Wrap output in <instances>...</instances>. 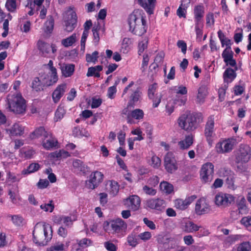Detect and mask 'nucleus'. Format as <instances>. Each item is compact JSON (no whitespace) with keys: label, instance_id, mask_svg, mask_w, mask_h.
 Segmentation results:
<instances>
[{"label":"nucleus","instance_id":"nucleus-52","mask_svg":"<svg viewBox=\"0 0 251 251\" xmlns=\"http://www.w3.org/2000/svg\"><path fill=\"white\" fill-rule=\"evenodd\" d=\"M141 96V93L139 90L135 91L130 96V100L128 103V106L134 105L140 99Z\"/></svg>","mask_w":251,"mask_h":251},{"label":"nucleus","instance_id":"nucleus-35","mask_svg":"<svg viewBox=\"0 0 251 251\" xmlns=\"http://www.w3.org/2000/svg\"><path fill=\"white\" fill-rule=\"evenodd\" d=\"M54 20L52 16H49L44 25V31L47 34L51 33L53 29Z\"/></svg>","mask_w":251,"mask_h":251},{"label":"nucleus","instance_id":"nucleus-56","mask_svg":"<svg viewBox=\"0 0 251 251\" xmlns=\"http://www.w3.org/2000/svg\"><path fill=\"white\" fill-rule=\"evenodd\" d=\"M162 95L161 94H156L155 96L152 97L151 98H149L151 100L152 102V107L153 108L157 107L161 101Z\"/></svg>","mask_w":251,"mask_h":251},{"label":"nucleus","instance_id":"nucleus-18","mask_svg":"<svg viewBox=\"0 0 251 251\" xmlns=\"http://www.w3.org/2000/svg\"><path fill=\"white\" fill-rule=\"evenodd\" d=\"M141 201L140 198L136 195H132L124 200V205L129 209L135 211L140 206Z\"/></svg>","mask_w":251,"mask_h":251},{"label":"nucleus","instance_id":"nucleus-54","mask_svg":"<svg viewBox=\"0 0 251 251\" xmlns=\"http://www.w3.org/2000/svg\"><path fill=\"white\" fill-rule=\"evenodd\" d=\"M148 40L147 38H144L141 40L138 44V53L139 55L144 51V50L148 48Z\"/></svg>","mask_w":251,"mask_h":251},{"label":"nucleus","instance_id":"nucleus-58","mask_svg":"<svg viewBox=\"0 0 251 251\" xmlns=\"http://www.w3.org/2000/svg\"><path fill=\"white\" fill-rule=\"evenodd\" d=\"M157 88L158 86L156 83H154L149 86L148 90V96L149 98H151L152 97L155 96L156 94H157L156 93Z\"/></svg>","mask_w":251,"mask_h":251},{"label":"nucleus","instance_id":"nucleus-46","mask_svg":"<svg viewBox=\"0 0 251 251\" xmlns=\"http://www.w3.org/2000/svg\"><path fill=\"white\" fill-rule=\"evenodd\" d=\"M73 134L78 138L83 137H88L90 136L88 131L84 128H75L73 130Z\"/></svg>","mask_w":251,"mask_h":251},{"label":"nucleus","instance_id":"nucleus-37","mask_svg":"<svg viewBox=\"0 0 251 251\" xmlns=\"http://www.w3.org/2000/svg\"><path fill=\"white\" fill-rule=\"evenodd\" d=\"M49 133L47 132L43 127H40L36 128L30 135L31 139H35L43 136L45 137H48Z\"/></svg>","mask_w":251,"mask_h":251},{"label":"nucleus","instance_id":"nucleus-63","mask_svg":"<svg viewBox=\"0 0 251 251\" xmlns=\"http://www.w3.org/2000/svg\"><path fill=\"white\" fill-rule=\"evenodd\" d=\"M245 202L246 200L245 198L242 197L240 203L238 204L239 212L241 214L246 213L248 212L247 206Z\"/></svg>","mask_w":251,"mask_h":251},{"label":"nucleus","instance_id":"nucleus-11","mask_svg":"<svg viewBox=\"0 0 251 251\" xmlns=\"http://www.w3.org/2000/svg\"><path fill=\"white\" fill-rule=\"evenodd\" d=\"M251 158V148L247 145H241L235 154V160L237 163H245L248 162Z\"/></svg>","mask_w":251,"mask_h":251},{"label":"nucleus","instance_id":"nucleus-15","mask_svg":"<svg viewBox=\"0 0 251 251\" xmlns=\"http://www.w3.org/2000/svg\"><path fill=\"white\" fill-rule=\"evenodd\" d=\"M196 198L197 196L193 195L186 197L185 200L177 199L174 201V206L176 209L184 210L187 209Z\"/></svg>","mask_w":251,"mask_h":251},{"label":"nucleus","instance_id":"nucleus-44","mask_svg":"<svg viewBox=\"0 0 251 251\" xmlns=\"http://www.w3.org/2000/svg\"><path fill=\"white\" fill-rule=\"evenodd\" d=\"M242 236L241 235H232L227 237L225 241V244L227 246H229L237 241H241Z\"/></svg>","mask_w":251,"mask_h":251},{"label":"nucleus","instance_id":"nucleus-29","mask_svg":"<svg viewBox=\"0 0 251 251\" xmlns=\"http://www.w3.org/2000/svg\"><path fill=\"white\" fill-rule=\"evenodd\" d=\"M148 162L149 164L154 169L159 168L161 164L160 158L152 152L151 156L148 157Z\"/></svg>","mask_w":251,"mask_h":251},{"label":"nucleus","instance_id":"nucleus-53","mask_svg":"<svg viewBox=\"0 0 251 251\" xmlns=\"http://www.w3.org/2000/svg\"><path fill=\"white\" fill-rule=\"evenodd\" d=\"M40 168V165L38 163L31 164L27 169L23 170L22 173L25 175L29 174L38 171Z\"/></svg>","mask_w":251,"mask_h":251},{"label":"nucleus","instance_id":"nucleus-38","mask_svg":"<svg viewBox=\"0 0 251 251\" xmlns=\"http://www.w3.org/2000/svg\"><path fill=\"white\" fill-rule=\"evenodd\" d=\"M102 70V67L100 65L89 67L86 75L88 77L94 76L96 77H99L100 76V72Z\"/></svg>","mask_w":251,"mask_h":251},{"label":"nucleus","instance_id":"nucleus-34","mask_svg":"<svg viewBox=\"0 0 251 251\" xmlns=\"http://www.w3.org/2000/svg\"><path fill=\"white\" fill-rule=\"evenodd\" d=\"M172 90L176 95V99L181 97H186L187 98L186 95L187 94V89L185 86L182 85H177L174 86Z\"/></svg>","mask_w":251,"mask_h":251},{"label":"nucleus","instance_id":"nucleus-26","mask_svg":"<svg viewBox=\"0 0 251 251\" xmlns=\"http://www.w3.org/2000/svg\"><path fill=\"white\" fill-rule=\"evenodd\" d=\"M24 126L19 123H15L10 128L7 129L6 131L11 136H13L22 135L24 133Z\"/></svg>","mask_w":251,"mask_h":251},{"label":"nucleus","instance_id":"nucleus-57","mask_svg":"<svg viewBox=\"0 0 251 251\" xmlns=\"http://www.w3.org/2000/svg\"><path fill=\"white\" fill-rule=\"evenodd\" d=\"M99 52L97 51H95L92 54H86V60L88 63H95L98 58Z\"/></svg>","mask_w":251,"mask_h":251},{"label":"nucleus","instance_id":"nucleus-28","mask_svg":"<svg viewBox=\"0 0 251 251\" xmlns=\"http://www.w3.org/2000/svg\"><path fill=\"white\" fill-rule=\"evenodd\" d=\"M75 69V65L73 64H64L61 67V70L62 75L65 77L71 76Z\"/></svg>","mask_w":251,"mask_h":251},{"label":"nucleus","instance_id":"nucleus-36","mask_svg":"<svg viewBox=\"0 0 251 251\" xmlns=\"http://www.w3.org/2000/svg\"><path fill=\"white\" fill-rule=\"evenodd\" d=\"M8 194L10 196V198L12 203L14 204L19 203L21 201V198L17 186H14L12 189L9 190Z\"/></svg>","mask_w":251,"mask_h":251},{"label":"nucleus","instance_id":"nucleus-40","mask_svg":"<svg viewBox=\"0 0 251 251\" xmlns=\"http://www.w3.org/2000/svg\"><path fill=\"white\" fill-rule=\"evenodd\" d=\"M159 187L161 191L166 194H171L174 191L173 185L167 181L161 182Z\"/></svg>","mask_w":251,"mask_h":251},{"label":"nucleus","instance_id":"nucleus-23","mask_svg":"<svg viewBox=\"0 0 251 251\" xmlns=\"http://www.w3.org/2000/svg\"><path fill=\"white\" fill-rule=\"evenodd\" d=\"M110 226L113 233H120L126 228V224L121 219L112 221Z\"/></svg>","mask_w":251,"mask_h":251},{"label":"nucleus","instance_id":"nucleus-17","mask_svg":"<svg viewBox=\"0 0 251 251\" xmlns=\"http://www.w3.org/2000/svg\"><path fill=\"white\" fill-rule=\"evenodd\" d=\"M187 100L186 97H178L176 99L169 100L166 105L165 111L168 115H170L175 110V105L178 103V105H184Z\"/></svg>","mask_w":251,"mask_h":251},{"label":"nucleus","instance_id":"nucleus-32","mask_svg":"<svg viewBox=\"0 0 251 251\" xmlns=\"http://www.w3.org/2000/svg\"><path fill=\"white\" fill-rule=\"evenodd\" d=\"M15 226L22 227L26 224L25 220L20 215H12L9 216Z\"/></svg>","mask_w":251,"mask_h":251},{"label":"nucleus","instance_id":"nucleus-31","mask_svg":"<svg viewBox=\"0 0 251 251\" xmlns=\"http://www.w3.org/2000/svg\"><path fill=\"white\" fill-rule=\"evenodd\" d=\"M195 21L196 24L198 25L203 17L204 7L202 5H198L195 7L194 10Z\"/></svg>","mask_w":251,"mask_h":251},{"label":"nucleus","instance_id":"nucleus-64","mask_svg":"<svg viewBox=\"0 0 251 251\" xmlns=\"http://www.w3.org/2000/svg\"><path fill=\"white\" fill-rule=\"evenodd\" d=\"M138 237L139 239L141 240L144 242H146L150 240L152 237V234L151 232L149 231H145L142 233H140Z\"/></svg>","mask_w":251,"mask_h":251},{"label":"nucleus","instance_id":"nucleus-16","mask_svg":"<svg viewBox=\"0 0 251 251\" xmlns=\"http://www.w3.org/2000/svg\"><path fill=\"white\" fill-rule=\"evenodd\" d=\"M103 175L99 172L96 171L92 173L89 180L86 182L87 187L91 189H94L103 180Z\"/></svg>","mask_w":251,"mask_h":251},{"label":"nucleus","instance_id":"nucleus-3","mask_svg":"<svg viewBox=\"0 0 251 251\" xmlns=\"http://www.w3.org/2000/svg\"><path fill=\"white\" fill-rule=\"evenodd\" d=\"M47 69H49L48 79L45 78L42 82L38 77L35 78L32 82V88L38 91L42 88V85L50 86L57 82L58 80V75L56 69L53 66V61L50 60L46 65Z\"/></svg>","mask_w":251,"mask_h":251},{"label":"nucleus","instance_id":"nucleus-24","mask_svg":"<svg viewBox=\"0 0 251 251\" xmlns=\"http://www.w3.org/2000/svg\"><path fill=\"white\" fill-rule=\"evenodd\" d=\"M140 4L149 15L153 13L156 0H138Z\"/></svg>","mask_w":251,"mask_h":251},{"label":"nucleus","instance_id":"nucleus-7","mask_svg":"<svg viewBox=\"0 0 251 251\" xmlns=\"http://www.w3.org/2000/svg\"><path fill=\"white\" fill-rule=\"evenodd\" d=\"M236 144L234 138L220 140L215 146V151L218 153H225L230 152Z\"/></svg>","mask_w":251,"mask_h":251},{"label":"nucleus","instance_id":"nucleus-14","mask_svg":"<svg viewBox=\"0 0 251 251\" xmlns=\"http://www.w3.org/2000/svg\"><path fill=\"white\" fill-rule=\"evenodd\" d=\"M123 113L126 116L127 123L130 124L134 123V119L140 121L142 120L144 116V111L142 109L138 108L130 111H128L127 109H125L123 111Z\"/></svg>","mask_w":251,"mask_h":251},{"label":"nucleus","instance_id":"nucleus-20","mask_svg":"<svg viewBox=\"0 0 251 251\" xmlns=\"http://www.w3.org/2000/svg\"><path fill=\"white\" fill-rule=\"evenodd\" d=\"M224 61L227 66L236 68V62L233 59V52L231 48H226L222 54Z\"/></svg>","mask_w":251,"mask_h":251},{"label":"nucleus","instance_id":"nucleus-27","mask_svg":"<svg viewBox=\"0 0 251 251\" xmlns=\"http://www.w3.org/2000/svg\"><path fill=\"white\" fill-rule=\"evenodd\" d=\"M42 141V146L46 150H50L57 146V141L55 138L53 137L51 133H49L48 137Z\"/></svg>","mask_w":251,"mask_h":251},{"label":"nucleus","instance_id":"nucleus-21","mask_svg":"<svg viewBox=\"0 0 251 251\" xmlns=\"http://www.w3.org/2000/svg\"><path fill=\"white\" fill-rule=\"evenodd\" d=\"M67 88L65 84H61L57 86L52 94V98L55 103H57L64 95Z\"/></svg>","mask_w":251,"mask_h":251},{"label":"nucleus","instance_id":"nucleus-30","mask_svg":"<svg viewBox=\"0 0 251 251\" xmlns=\"http://www.w3.org/2000/svg\"><path fill=\"white\" fill-rule=\"evenodd\" d=\"M70 156V154L63 150L50 153L48 157L52 160H58L66 158Z\"/></svg>","mask_w":251,"mask_h":251},{"label":"nucleus","instance_id":"nucleus-12","mask_svg":"<svg viewBox=\"0 0 251 251\" xmlns=\"http://www.w3.org/2000/svg\"><path fill=\"white\" fill-rule=\"evenodd\" d=\"M235 200L232 195L222 192L218 193L215 197V203L219 207H226L228 206Z\"/></svg>","mask_w":251,"mask_h":251},{"label":"nucleus","instance_id":"nucleus-42","mask_svg":"<svg viewBox=\"0 0 251 251\" xmlns=\"http://www.w3.org/2000/svg\"><path fill=\"white\" fill-rule=\"evenodd\" d=\"M236 77L235 71L230 68L227 69L224 74V78L225 81L231 82Z\"/></svg>","mask_w":251,"mask_h":251},{"label":"nucleus","instance_id":"nucleus-6","mask_svg":"<svg viewBox=\"0 0 251 251\" xmlns=\"http://www.w3.org/2000/svg\"><path fill=\"white\" fill-rule=\"evenodd\" d=\"M214 172V166L211 162L203 164L200 171V177L203 183H210L213 179Z\"/></svg>","mask_w":251,"mask_h":251},{"label":"nucleus","instance_id":"nucleus-43","mask_svg":"<svg viewBox=\"0 0 251 251\" xmlns=\"http://www.w3.org/2000/svg\"><path fill=\"white\" fill-rule=\"evenodd\" d=\"M35 154V151L32 149H22L20 151V155L22 158L29 159Z\"/></svg>","mask_w":251,"mask_h":251},{"label":"nucleus","instance_id":"nucleus-19","mask_svg":"<svg viewBox=\"0 0 251 251\" xmlns=\"http://www.w3.org/2000/svg\"><path fill=\"white\" fill-rule=\"evenodd\" d=\"M146 206L151 209L161 211L165 206V201L160 199H151L146 201Z\"/></svg>","mask_w":251,"mask_h":251},{"label":"nucleus","instance_id":"nucleus-2","mask_svg":"<svg viewBox=\"0 0 251 251\" xmlns=\"http://www.w3.org/2000/svg\"><path fill=\"white\" fill-rule=\"evenodd\" d=\"M33 242L39 245L45 246L52 237L51 226L44 223H38L33 231Z\"/></svg>","mask_w":251,"mask_h":251},{"label":"nucleus","instance_id":"nucleus-33","mask_svg":"<svg viewBox=\"0 0 251 251\" xmlns=\"http://www.w3.org/2000/svg\"><path fill=\"white\" fill-rule=\"evenodd\" d=\"M78 40V35L76 33H73L69 37L65 38L61 41V44L67 48L73 46Z\"/></svg>","mask_w":251,"mask_h":251},{"label":"nucleus","instance_id":"nucleus-50","mask_svg":"<svg viewBox=\"0 0 251 251\" xmlns=\"http://www.w3.org/2000/svg\"><path fill=\"white\" fill-rule=\"evenodd\" d=\"M73 165L75 169L77 171L84 172L86 170V166L83 162L79 159H75L73 162Z\"/></svg>","mask_w":251,"mask_h":251},{"label":"nucleus","instance_id":"nucleus-49","mask_svg":"<svg viewBox=\"0 0 251 251\" xmlns=\"http://www.w3.org/2000/svg\"><path fill=\"white\" fill-rule=\"evenodd\" d=\"M138 237L135 233H131L127 238V241L129 246L135 247L139 244Z\"/></svg>","mask_w":251,"mask_h":251},{"label":"nucleus","instance_id":"nucleus-60","mask_svg":"<svg viewBox=\"0 0 251 251\" xmlns=\"http://www.w3.org/2000/svg\"><path fill=\"white\" fill-rule=\"evenodd\" d=\"M207 93L204 87H200L198 90L197 100L199 102H202L206 96Z\"/></svg>","mask_w":251,"mask_h":251},{"label":"nucleus","instance_id":"nucleus-1","mask_svg":"<svg viewBox=\"0 0 251 251\" xmlns=\"http://www.w3.org/2000/svg\"><path fill=\"white\" fill-rule=\"evenodd\" d=\"M129 30L133 34L141 36L147 30L145 16L142 10H135L129 16Z\"/></svg>","mask_w":251,"mask_h":251},{"label":"nucleus","instance_id":"nucleus-51","mask_svg":"<svg viewBox=\"0 0 251 251\" xmlns=\"http://www.w3.org/2000/svg\"><path fill=\"white\" fill-rule=\"evenodd\" d=\"M76 220V218L74 216L72 218L70 216H62L60 217V222L67 226H71L74 221Z\"/></svg>","mask_w":251,"mask_h":251},{"label":"nucleus","instance_id":"nucleus-41","mask_svg":"<svg viewBox=\"0 0 251 251\" xmlns=\"http://www.w3.org/2000/svg\"><path fill=\"white\" fill-rule=\"evenodd\" d=\"M183 229L186 232L192 233L199 230L200 226L192 222L189 221L185 223Z\"/></svg>","mask_w":251,"mask_h":251},{"label":"nucleus","instance_id":"nucleus-55","mask_svg":"<svg viewBox=\"0 0 251 251\" xmlns=\"http://www.w3.org/2000/svg\"><path fill=\"white\" fill-rule=\"evenodd\" d=\"M65 114V110L63 107L59 106L55 113L54 120L55 122H57L62 119Z\"/></svg>","mask_w":251,"mask_h":251},{"label":"nucleus","instance_id":"nucleus-48","mask_svg":"<svg viewBox=\"0 0 251 251\" xmlns=\"http://www.w3.org/2000/svg\"><path fill=\"white\" fill-rule=\"evenodd\" d=\"M237 251H251V242L249 241L243 242L236 246Z\"/></svg>","mask_w":251,"mask_h":251},{"label":"nucleus","instance_id":"nucleus-13","mask_svg":"<svg viewBox=\"0 0 251 251\" xmlns=\"http://www.w3.org/2000/svg\"><path fill=\"white\" fill-rule=\"evenodd\" d=\"M164 167L166 171L170 174L175 173L178 169V164L173 153L168 152L164 156Z\"/></svg>","mask_w":251,"mask_h":251},{"label":"nucleus","instance_id":"nucleus-8","mask_svg":"<svg viewBox=\"0 0 251 251\" xmlns=\"http://www.w3.org/2000/svg\"><path fill=\"white\" fill-rule=\"evenodd\" d=\"M65 30L72 32L76 27L77 23L76 14L72 9H68L64 15Z\"/></svg>","mask_w":251,"mask_h":251},{"label":"nucleus","instance_id":"nucleus-25","mask_svg":"<svg viewBox=\"0 0 251 251\" xmlns=\"http://www.w3.org/2000/svg\"><path fill=\"white\" fill-rule=\"evenodd\" d=\"M194 136L192 134L186 135L185 138L178 142V145L181 150L189 149L193 144Z\"/></svg>","mask_w":251,"mask_h":251},{"label":"nucleus","instance_id":"nucleus-4","mask_svg":"<svg viewBox=\"0 0 251 251\" xmlns=\"http://www.w3.org/2000/svg\"><path fill=\"white\" fill-rule=\"evenodd\" d=\"M200 119L193 113H186L177 120L179 126L186 131H193L198 127Z\"/></svg>","mask_w":251,"mask_h":251},{"label":"nucleus","instance_id":"nucleus-45","mask_svg":"<svg viewBox=\"0 0 251 251\" xmlns=\"http://www.w3.org/2000/svg\"><path fill=\"white\" fill-rule=\"evenodd\" d=\"M38 47L39 50L42 52L44 56H46L50 50V46L42 41H39L38 42Z\"/></svg>","mask_w":251,"mask_h":251},{"label":"nucleus","instance_id":"nucleus-59","mask_svg":"<svg viewBox=\"0 0 251 251\" xmlns=\"http://www.w3.org/2000/svg\"><path fill=\"white\" fill-rule=\"evenodd\" d=\"M40 208L45 212H52L54 208V205L52 201H50L48 203L41 204Z\"/></svg>","mask_w":251,"mask_h":251},{"label":"nucleus","instance_id":"nucleus-61","mask_svg":"<svg viewBox=\"0 0 251 251\" xmlns=\"http://www.w3.org/2000/svg\"><path fill=\"white\" fill-rule=\"evenodd\" d=\"M151 53H146L143 55V60L142 63L141 69L143 71H145L148 66Z\"/></svg>","mask_w":251,"mask_h":251},{"label":"nucleus","instance_id":"nucleus-47","mask_svg":"<svg viewBox=\"0 0 251 251\" xmlns=\"http://www.w3.org/2000/svg\"><path fill=\"white\" fill-rule=\"evenodd\" d=\"M17 6V0H6L5 7L9 12H15Z\"/></svg>","mask_w":251,"mask_h":251},{"label":"nucleus","instance_id":"nucleus-62","mask_svg":"<svg viewBox=\"0 0 251 251\" xmlns=\"http://www.w3.org/2000/svg\"><path fill=\"white\" fill-rule=\"evenodd\" d=\"M131 133L132 135H137V137H134L135 140L138 141H141L144 139L143 136V132L140 128H136L131 130Z\"/></svg>","mask_w":251,"mask_h":251},{"label":"nucleus","instance_id":"nucleus-9","mask_svg":"<svg viewBox=\"0 0 251 251\" xmlns=\"http://www.w3.org/2000/svg\"><path fill=\"white\" fill-rule=\"evenodd\" d=\"M204 136L210 146H212L214 141L216 139L214 129V119L213 116L208 118L204 129Z\"/></svg>","mask_w":251,"mask_h":251},{"label":"nucleus","instance_id":"nucleus-5","mask_svg":"<svg viewBox=\"0 0 251 251\" xmlns=\"http://www.w3.org/2000/svg\"><path fill=\"white\" fill-rule=\"evenodd\" d=\"M7 101L10 111L16 114H22L25 111V101L21 95L9 94L7 96Z\"/></svg>","mask_w":251,"mask_h":251},{"label":"nucleus","instance_id":"nucleus-22","mask_svg":"<svg viewBox=\"0 0 251 251\" xmlns=\"http://www.w3.org/2000/svg\"><path fill=\"white\" fill-rule=\"evenodd\" d=\"M120 186L118 183L114 180H109L106 183V190L111 197L116 196L119 191Z\"/></svg>","mask_w":251,"mask_h":251},{"label":"nucleus","instance_id":"nucleus-39","mask_svg":"<svg viewBox=\"0 0 251 251\" xmlns=\"http://www.w3.org/2000/svg\"><path fill=\"white\" fill-rule=\"evenodd\" d=\"M131 39L127 37L124 38L121 44V51L124 53H127L131 49Z\"/></svg>","mask_w":251,"mask_h":251},{"label":"nucleus","instance_id":"nucleus-10","mask_svg":"<svg viewBox=\"0 0 251 251\" xmlns=\"http://www.w3.org/2000/svg\"><path fill=\"white\" fill-rule=\"evenodd\" d=\"M212 210L210 201L204 198L198 200L195 204V212L199 216L209 214Z\"/></svg>","mask_w":251,"mask_h":251}]
</instances>
